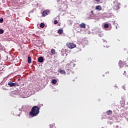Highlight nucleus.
Masks as SVG:
<instances>
[{
	"label": "nucleus",
	"mask_w": 128,
	"mask_h": 128,
	"mask_svg": "<svg viewBox=\"0 0 128 128\" xmlns=\"http://www.w3.org/2000/svg\"><path fill=\"white\" fill-rule=\"evenodd\" d=\"M40 114V108L38 106H34L32 108L31 111L30 112L29 114L31 116H36Z\"/></svg>",
	"instance_id": "obj_1"
},
{
	"label": "nucleus",
	"mask_w": 128,
	"mask_h": 128,
	"mask_svg": "<svg viewBox=\"0 0 128 128\" xmlns=\"http://www.w3.org/2000/svg\"><path fill=\"white\" fill-rule=\"evenodd\" d=\"M118 66L120 68H124V66L126 68L128 66V62L126 61L124 62L122 60H120L118 62Z\"/></svg>",
	"instance_id": "obj_2"
},
{
	"label": "nucleus",
	"mask_w": 128,
	"mask_h": 128,
	"mask_svg": "<svg viewBox=\"0 0 128 128\" xmlns=\"http://www.w3.org/2000/svg\"><path fill=\"white\" fill-rule=\"evenodd\" d=\"M66 46L69 48H74L76 46V45L72 42L68 43Z\"/></svg>",
	"instance_id": "obj_3"
},
{
	"label": "nucleus",
	"mask_w": 128,
	"mask_h": 128,
	"mask_svg": "<svg viewBox=\"0 0 128 128\" xmlns=\"http://www.w3.org/2000/svg\"><path fill=\"white\" fill-rule=\"evenodd\" d=\"M78 26L80 28H86V24L84 23H82L81 24H80Z\"/></svg>",
	"instance_id": "obj_4"
},
{
	"label": "nucleus",
	"mask_w": 128,
	"mask_h": 128,
	"mask_svg": "<svg viewBox=\"0 0 128 128\" xmlns=\"http://www.w3.org/2000/svg\"><path fill=\"white\" fill-rule=\"evenodd\" d=\"M58 72H59L60 74H66V71L64 70H62L61 68H60L58 70Z\"/></svg>",
	"instance_id": "obj_5"
},
{
	"label": "nucleus",
	"mask_w": 128,
	"mask_h": 128,
	"mask_svg": "<svg viewBox=\"0 0 128 128\" xmlns=\"http://www.w3.org/2000/svg\"><path fill=\"white\" fill-rule=\"evenodd\" d=\"M42 16H48V11L45 10L42 13Z\"/></svg>",
	"instance_id": "obj_6"
},
{
	"label": "nucleus",
	"mask_w": 128,
	"mask_h": 128,
	"mask_svg": "<svg viewBox=\"0 0 128 128\" xmlns=\"http://www.w3.org/2000/svg\"><path fill=\"white\" fill-rule=\"evenodd\" d=\"M38 62H44V58L40 56L38 58Z\"/></svg>",
	"instance_id": "obj_7"
},
{
	"label": "nucleus",
	"mask_w": 128,
	"mask_h": 128,
	"mask_svg": "<svg viewBox=\"0 0 128 128\" xmlns=\"http://www.w3.org/2000/svg\"><path fill=\"white\" fill-rule=\"evenodd\" d=\"M8 86H14V83L10 81L8 82Z\"/></svg>",
	"instance_id": "obj_8"
},
{
	"label": "nucleus",
	"mask_w": 128,
	"mask_h": 128,
	"mask_svg": "<svg viewBox=\"0 0 128 128\" xmlns=\"http://www.w3.org/2000/svg\"><path fill=\"white\" fill-rule=\"evenodd\" d=\"M58 80H56V79H53L52 80V83L53 84H56Z\"/></svg>",
	"instance_id": "obj_9"
},
{
	"label": "nucleus",
	"mask_w": 128,
	"mask_h": 128,
	"mask_svg": "<svg viewBox=\"0 0 128 128\" xmlns=\"http://www.w3.org/2000/svg\"><path fill=\"white\" fill-rule=\"evenodd\" d=\"M106 114L108 116H111V114H112V111L109 110L106 112Z\"/></svg>",
	"instance_id": "obj_10"
},
{
	"label": "nucleus",
	"mask_w": 128,
	"mask_h": 128,
	"mask_svg": "<svg viewBox=\"0 0 128 128\" xmlns=\"http://www.w3.org/2000/svg\"><path fill=\"white\" fill-rule=\"evenodd\" d=\"M28 64H32V58L30 56L28 57Z\"/></svg>",
	"instance_id": "obj_11"
},
{
	"label": "nucleus",
	"mask_w": 128,
	"mask_h": 128,
	"mask_svg": "<svg viewBox=\"0 0 128 128\" xmlns=\"http://www.w3.org/2000/svg\"><path fill=\"white\" fill-rule=\"evenodd\" d=\"M64 32V30L62 29H60L58 30V33L59 34H62Z\"/></svg>",
	"instance_id": "obj_12"
},
{
	"label": "nucleus",
	"mask_w": 128,
	"mask_h": 128,
	"mask_svg": "<svg viewBox=\"0 0 128 128\" xmlns=\"http://www.w3.org/2000/svg\"><path fill=\"white\" fill-rule=\"evenodd\" d=\"M96 10H102V6L98 5V6H96Z\"/></svg>",
	"instance_id": "obj_13"
},
{
	"label": "nucleus",
	"mask_w": 128,
	"mask_h": 128,
	"mask_svg": "<svg viewBox=\"0 0 128 128\" xmlns=\"http://www.w3.org/2000/svg\"><path fill=\"white\" fill-rule=\"evenodd\" d=\"M104 26V28H108L110 26V25L108 24H105Z\"/></svg>",
	"instance_id": "obj_14"
},
{
	"label": "nucleus",
	"mask_w": 128,
	"mask_h": 128,
	"mask_svg": "<svg viewBox=\"0 0 128 128\" xmlns=\"http://www.w3.org/2000/svg\"><path fill=\"white\" fill-rule=\"evenodd\" d=\"M51 54H56V50H54V49H52Z\"/></svg>",
	"instance_id": "obj_15"
},
{
	"label": "nucleus",
	"mask_w": 128,
	"mask_h": 128,
	"mask_svg": "<svg viewBox=\"0 0 128 128\" xmlns=\"http://www.w3.org/2000/svg\"><path fill=\"white\" fill-rule=\"evenodd\" d=\"M4 30L0 28V34H4Z\"/></svg>",
	"instance_id": "obj_16"
},
{
	"label": "nucleus",
	"mask_w": 128,
	"mask_h": 128,
	"mask_svg": "<svg viewBox=\"0 0 128 128\" xmlns=\"http://www.w3.org/2000/svg\"><path fill=\"white\" fill-rule=\"evenodd\" d=\"M40 28H44V23H41V24H40Z\"/></svg>",
	"instance_id": "obj_17"
},
{
	"label": "nucleus",
	"mask_w": 128,
	"mask_h": 128,
	"mask_svg": "<svg viewBox=\"0 0 128 128\" xmlns=\"http://www.w3.org/2000/svg\"><path fill=\"white\" fill-rule=\"evenodd\" d=\"M14 84V86H20V84H18V82H15Z\"/></svg>",
	"instance_id": "obj_18"
},
{
	"label": "nucleus",
	"mask_w": 128,
	"mask_h": 128,
	"mask_svg": "<svg viewBox=\"0 0 128 128\" xmlns=\"http://www.w3.org/2000/svg\"><path fill=\"white\" fill-rule=\"evenodd\" d=\"M58 20H54V24H58Z\"/></svg>",
	"instance_id": "obj_19"
},
{
	"label": "nucleus",
	"mask_w": 128,
	"mask_h": 128,
	"mask_svg": "<svg viewBox=\"0 0 128 128\" xmlns=\"http://www.w3.org/2000/svg\"><path fill=\"white\" fill-rule=\"evenodd\" d=\"M4 22V18H2L0 19V23L2 24Z\"/></svg>",
	"instance_id": "obj_20"
},
{
	"label": "nucleus",
	"mask_w": 128,
	"mask_h": 128,
	"mask_svg": "<svg viewBox=\"0 0 128 128\" xmlns=\"http://www.w3.org/2000/svg\"><path fill=\"white\" fill-rule=\"evenodd\" d=\"M122 88L124 90H126V86H123Z\"/></svg>",
	"instance_id": "obj_21"
},
{
	"label": "nucleus",
	"mask_w": 128,
	"mask_h": 128,
	"mask_svg": "<svg viewBox=\"0 0 128 128\" xmlns=\"http://www.w3.org/2000/svg\"><path fill=\"white\" fill-rule=\"evenodd\" d=\"M96 2H100V0H95Z\"/></svg>",
	"instance_id": "obj_22"
},
{
	"label": "nucleus",
	"mask_w": 128,
	"mask_h": 128,
	"mask_svg": "<svg viewBox=\"0 0 128 128\" xmlns=\"http://www.w3.org/2000/svg\"><path fill=\"white\" fill-rule=\"evenodd\" d=\"M116 6H117V8H117V10H118V8H120V6H118V5H116Z\"/></svg>",
	"instance_id": "obj_23"
},
{
	"label": "nucleus",
	"mask_w": 128,
	"mask_h": 128,
	"mask_svg": "<svg viewBox=\"0 0 128 128\" xmlns=\"http://www.w3.org/2000/svg\"><path fill=\"white\" fill-rule=\"evenodd\" d=\"M126 71H124V73L123 74H124L126 76Z\"/></svg>",
	"instance_id": "obj_24"
},
{
	"label": "nucleus",
	"mask_w": 128,
	"mask_h": 128,
	"mask_svg": "<svg viewBox=\"0 0 128 128\" xmlns=\"http://www.w3.org/2000/svg\"><path fill=\"white\" fill-rule=\"evenodd\" d=\"M20 78H18V81L20 82Z\"/></svg>",
	"instance_id": "obj_25"
},
{
	"label": "nucleus",
	"mask_w": 128,
	"mask_h": 128,
	"mask_svg": "<svg viewBox=\"0 0 128 128\" xmlns=\"http://www.w3.org/2000/svg\"><path fill=\"white\" fill-rule=\"evenodd\" d=\"M94 13V11H91V14H93Z\"/></svg>",
	"instance_id": "obj_26"
},
{
	"label": "nucleus",
	"mask_w": 128,
	"mask_h": 128,
	"mask_svg": "<svg viewBox=\"0 0 128 128\" xmlns=\"http://www.w3.org/2000/svg\"><path fill=\"white\" fill-rule=\"evenodd\" d=\"M108 74V72H107Z\"/></svg>",
	"instance_id": "obj_27"
}]
</instances>
